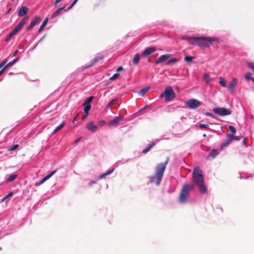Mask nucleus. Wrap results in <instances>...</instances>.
Wrapping results in <instances>:
<instances>
[{
	"label": "nucleus",
	"mask_w": 254,
	"mask_h": 254,
	"mask_svg": "<svg viewBox=\"0 0 254 254\" xmlns=\"http://www.w3.org/2000/svg\"><path fill=\"white\" fill-rule=\"evenodd\" d=\"M28 17H24L18 24V25L13 29V30L10 32L8 35H7L5 39V41H9L12 37V36L17 34L20 30L24 25L26 23Z\"/></svg>",
	"instance_id": "5"
},
{
	"label": "nucleus",
	"mask_w": 254,
	"mask_h": 254,
	"mask_svg": "<svg viewBox=\"0 0 254 254\" xmlns=\"http://www.w3.org/2000/svg\"><path fill=\"white\" fill-rule=\"evenodd\" d=\"M218 154V151L216 149H212L209 153L207 157H215Z\"/></svg>",
	"instance_id": "22"
},
{
	"label": "nucleus",
	"mask_w": 254,
	"mask_h": 254,
	"mask_svg": "<svg viewBox=\"0 0 254 254\" xmlns=\"http://www.w3.org/2000/svg\"><path fill=\"white\" fill-rule=\"evenodd\" d=\"M184 39L188 41L192 45H197L201 48H206L212 44L213 41H218L219 39L216 37H184Z\"/></svg>",
	"instance_id": "1"
},
{
	"label": "nucleus",
	"mask_w": 254,
	"mask_h": 254,
	"mask_svg": "<svg viewBox=\"0 0 254 254\" xmlns=\"http://www.w3.org/2000/svg\"><path fill=\"white\" fill-rule=\"evenodd\" d=\"M156 48L155 47H151L146 49L142 53V56L145 57L148 55L156 51Z\"/></svg>",
	"instance_id": "12"
},
{
	"label": "nucleus",
	"mask_w": 254,
	"mask_h": 254,
	"mask_svg": "<svg viewBox=\"0 0 254 254\" xmlns=\"http://www.w3.org/2000/svg\"><path fill=\"white\" fill-rule=\"evenodd\" d=\"M2 250V248L0 247V250Z\"/></svg>",
	"instance_id": "60"
},
{
	"label": "nucleus",
	"mask_w": 254,
	"mask_h": 254,
	"mask_svg": "<svg viewBox=\"0 0 254 254\" xmlns=\"http://www.w3.org/2000/svg\"><path fill=\"white\" fill-rule=\"evenodd\" d=\"M199 127L200 128H208L209 126L206 124H200Z\"/></svg>",
	"instance_id": "41"
},
{
	"label": "nucleus",
	"mask_w": 254,
	"mask_h": 254,
	"mask_svg": "<svg viewBox=\"0 0 254 254\" xmlns=\"http://www.w3.org/2000/svg\"><path fill=\"white\" fill-rule=\"evenodd\" d=\"M234 140V138L231 137L230 134H227V139L225 140L221 146V148H223L228 146V145Z\"/></svg>",
	"instance_id": "14"
},
{
	"label": "nucleus",
	"mask_w": 254,
	"mask_h": 254,
	"mask_svg": "<svg viewBox=\"0 0 254 254\" xmlns=\"http://www.w3.org/2000/svg\"><path fill=\"white\" fill-rule=\"evenodd\" d=\"M119 75H120V74L118 73H115L113 75V76H112L110 78V79L112 80H115V79H117L119 76Z\"/></svg>",
	"instance_id": "38"
},
{
	"label": "nucleus",
	"mask_w": 254,
	"mask_h": 254,
	"mask_svg": "<svg viewBox=\"0 0 254 254\" xmlns=\"http://www.w3.org/2000/svg\"><path fill=\"white\" fill-rule=\"evenodd\" d=\"M74 5H72V3L71 5L67 8V10L70 9Z\"/></svg>",
	"instance_id": "55"
},
{
	"label": "nucleus",
	"mask_w": 254,
	"mask_h": 254,
	"mask_svg": "<svg viewBox=\"0 0 254 254\" xmlns=\"http://www.w3.org/2000/svg\"><path fill=\"white\" fill-rule=\"evenodd\" d=\"M88 114H89L88 113H86V114L85 113H84V115H83V116L82 117L81 119H82V120H84V119H85L87 117V116L88 115Z\"/></svg>",
	"instance_id": "45"
},
{
	"label": "nucleus",
	"mask_w": 254,
	"mask_h": 254,
	"mask_svg": "<svg viewBox=\"0 0 254 254\" xmlns=\"http://www.w3.org/2000/svg\"><path fill=\"white\" fill-rule=\"evenodd\" d=\"M114 168H113L112 169H111L110 170H109L108 172H106L105 173H104V174H102L100 176V179H102L104 177H105V176L110 175V174H111L114 171Z\"/></svg>",
	"instance_id": "30"
},
{
	"label": "nucleus",
	"mask_w": 254,
	"mask_h": 254,
	"mask_svg": "<svg viewBox=\"0 0 254 254\" xmlns=\"http://www.w3.org/2000/svg\"><path fill=\"white\" fill-rule=\"evenodd\" d=\"M105 124V122L104 120H101L99 122V125L100 126H103Z\"/></svg>",
	"instance_id": "46"
},
{
	"label": "nucleus",
	"mask_w": 254,
	"mask_h": 254,
	"mask_svg": "<svg viewBox=\"0 0 254 254\" xmlns=\"http://www.w3.org/2000/svg\"><path fill=\"white\" fill-rule=\"evenodd\" d=\"M149 87H148L143 88L140 91L139 94L141 96H143L146 94V93L149 90Z\"/></svg>",
	"instance_id": "26"
},
{
	"label": "nucleus",
	"mask_w": 254,
	"mask_h": 254,
	"mask_svg": "<svg viewBox=\"0 0 254 254\" xmlns=\"http://www.w3.org/2000/svg\"><path fill=\"white\" fill-rule=\"evenodd\" d=\"M29 8L25 6H23L21 7L18 12V15L19 17H21L25 15L28 11Z\"/></svg>",
	"instance_id": "16"
},
{
	"label": "nucleus",
	"mask_w": 254,
	"mask_h": 254,
	"mask_svg": "<svg viewBox=\"0 0 254 254\" xmlns=\"http://www.w3.org/2000/svg\"><path fill=\"white\" fill-rule=\"evenodd\" d=\"M79 140V138L77 139L74 141V143H77Z\"/></svg>",
	"instance_id": "56"
},
{
	"label": "nucleus",
	"mask_w": 254,
	"mask_h": 254,
	"mask_svg": "<svg viewBox=\"0 0 254 254\" xmlns=\"http://www.w3.org/2000/svg\"><path fill=\"white\" fill-rule=\"evenodd\" d=\"M251 80H252L253 81H254V78H253V77H252V78H251Z\"/></svg>",
	"instance_id": "58"
},
{
	"label": "nucleus",
	"mask_w": 254,
	"mask_h": 254,
	"mask_svg": "<svg viewBox=\"0 0 254 254\" xmlns=\"http://www.w3.org/2000/svg\"><path fill=\"white\" fill-rule=\"evenodd\" d=\"M11 10V8H9V9L8 10L7 12V13H9L10 11Z\"/></svg>",
	"instance_id": "57"
},
{
	"label": "nucleus",
	"mask_w": 254,
	"mask_h": 254,
	"mask_svg": "<svg viewBox=\"0 0 254 254\" xmlns=\"http://www.w3.org/2000/svg\"><path fill=\"white\" fill-rule=\"evenodd\" d=\"M238 83V79L237 78H233L232 80L229 83L227 89L230 92H233Z\"/></svg>",
	"instance_id": "10"
},
{
	"label": "nucleus",
	"mask_w": 254,
	"mask_h": 254,
	"mask_svg": "<svg viewBox=\"0 0 254 254\" xmlns=\"http://www.w3.org/2000/svg\"><path fill=\"white\" fill-rule=\"evenodd\" d=\"M18 60V58L7 64L3 67L6 69L8 67L13 65Z\"/></svg>",
	"instance_id": "24"
},
{
	"label": "nucleus",
	"mask_w": 254,
	"mask_h": 254,
	"mask_svg": "<svg viewBox=\"0 0 254 254\" xmlns=\"http://www.w3.org/2000/svg\"><path fill=\"white\" fill-rule=\"evenodd\" d=\"M219 83L223 87H225L226 86V80L224 78H223L222 77H220V78Z\"/></svg>",
	"instance_id": "34"
},
{
	"label": "nucleus",
	"mask_w": 254,
	"mask_h": 254,
	"mask_svg": "<svg viewBox=\"0 0 254 254\" xmlns=\"http://www.w3.org/2000/svg\"><path fill=\"white\" fill-rule=\"evenodd\" d=\"M64 8H65V6H64L63 7H60V8H58L56 10V11L53 13L52 17L53 18V17H56L58 15H59L61 13V12L64 9Z\"/></svg>",
	"instance_id": "19"
},
{
	"label": "nucleus",
	"mask_w": 254,
	"mask_h": 254,
	"mask_svg": "<svg viewBox=\"0 0 254 254\" xmlns=\"http://www.w3.org/2000/svg\"><path fill=\"white\" fill-rule=\"evenodd\" d=\"M7 60L6 59H4L0 64V68H1L4 65L5 66L6 64Z\"/></svg>",
	"instance_id": "43"
},
{
	"label": "nucleus",
	"mask_w": 254,
	"mask_h": 254,
	"mask_svg": "<svg viewBox=\"0 0 254 254\" xmlns=\"http://www.w3.org/2000/svg\"><path fill=\"white\" fill-rule=\"evenodd\" d=\"M203 136L204 137H205V136H206V134H203Z\"/></svg>",
	"instance_id": "59"
},
{
	"label": "nucleus",
	"mask_w": 254,
	"mask_h": 254,
	"mask_svg": "<svg viewBox=\"0 0 254 254\" xmlns=\"http://www.w3.org/2000/svg\"><path fill=\"white\" fill-rule=\"evenodd\" d=\"M78 0H74L72 3V5H74V4L78 1Z\"/></svg>",
	"instance_id": "53"
},
{
	"label": "nucleus",
	"mask_w": 254,
	"mask_h": 254,
	"mask_svg": "<svg viewBox=\"0 0 254 254\" xmlns=\"http://www.w3.org/2000/svg\"><path fill=\"white\" fill-rule=\"evenodd\" d=\"M123 69V68L122 67V66H119L117 69V71L119 72V71L122 70Z\"/></svg>",
	"instance_id": "48"
},
{
	"label": "nucleus",
	"mask_w": 254,
	"mask_h": 254,
	"mask_svg": "<svg viewBox=\"0 0 254 254\" xmlns=\"http://www.w3.org/2000/svg\"><path fill=\"white\" fill-rule=\"evenodd\" d=\"M13 193L12 192H9L7 195H6L5 197H3L1 200V202H3V201H4L6 199H7V198L9 197H11L13 195Z\"/></svg>",
	"instance_id": "37"
},
{
	"label": "nucleus",
	"mask_w": 254,
	"mask_h": 254,
	"mask_svg": "<svg viewBox=\"0 0 254 254\" xmlns=\"http://www.w3.org/2000/svg\"><path fill=\"white\" fill-rule=\"evenodd\" d=\"M193 185H196L200 192L207 193V188L204 184V176L203 172L198 166L195 167L192 172Z\"/></svg>",
	"instance_id": "2"
},
{
	"label": "nucleus",
	"mask_w": 254,
	"mask_h": 254,
	"mask_svg": "<svg viewBox=\"0 0 254 254\" xmlns=\"http://www.w3.org/2000/svg\"><path fill=\"white\" fill-rule=\"evenodd\" d=\"M78 114H79V113H78V114L76 115V116L74 118V119H73V120H72V123H74L75 121H76V120H77V117H78Z\"/></svg>",
	"instance_id": "50"
},
{
	"label": "nucleus",
	"mask_w": 254,
	"mask_h": 254,
	"mask_svg": "<svg viewBox=\"0 0 254 254\" xmlns=\"http://www.w3.org/2000/svg\"><path fill=\"white\" fill-rule=\"evenodd\" d=\"M247 65L251 69L253 72H254V63L253 62H247Z\"/></svg>",
	"instance_id": "31"
},
{
	"label": "nucleus",
	"mask_w": 254,
	"mask_h": 254,
	"mask_svg": "<svg viewBox=\"0 0 254 254\" xmlns=\"http://www.w3.org/2000/svg\"><path fill=\"white\" fill-rule=\"evenodd\" d=\"M205 115L207 116H209V117H210L212 118H214L215 117V116L211 113H209V112H206L205 113Z\"/></svg>",
	"instance_id": "44"
},
{
	"label": "nucleus",
	"mask_w": 254,
	"mask_h": 254,
	"mask_svg": "<svg viewBox=\"0 0 254 254\" xmlns=\"http://www.w3.org/2000/svg\"><path fill=\"white\" fill-rule=\"evenodd\" d=\"M231 137H232V138H234V140H240V138H239L238 136H234V135H231Z\"/></svg>",
	"instance_id": "47"
},
{
	"label": "nucleus",
	"mask_w": 254,
	"mask_h": 254,
	"mask_svg": "<svg viewBox=\"0 0 254 254\" xmlns=\"http://www.w3.org/2000/svg\"><path fill=\"white\" fill-rule=\"evenodd\" d=\"M18 52V50H16L14 53L13 54L12 57H15L16 55V54Z\"/></svg>",
	"instance_id": "54"
},
{
	"label": "nucleus",
	"mask_w": 254,
	"mask_h": 254,
	"mask_svg": "<svg viewBox=\"0 0 254 254\" xmlns=\"http://www.w3.org/2000/svg\"><path fill=\"white\" fill-rule=\"evenodd\" d=\"M117 101V99H114L113 100H112L109 103V104L108 105V107H111L113 105L115 104L116 102Z\"/></svg>",
	"instance_id": "42"
},
{
	"label": "nucleus",
	"mask_w": 254,
	"mask_h": 254,
	"mask_svg": "<svg viewBox=\"0 0 254 254\" xmlns=\"http://www.w3.org/2000/svg\"><path fill=\"white\" fill-rule=\"evenodd\" d=\"M229 129L232 133L231 135H234L236 132V129L235 127L232 126H229Z\"/></svg>",
	"instance_id": "33"
},
{
	"label": "nucleus",
	"mask_w": 254,
	"mask_h": 254,
	"mask_svg": "<svg viewBox=\"0 0 254 254\" xmlns=\"http://www.w3.org/2000/svg\"><path fill=\"white\" fill-rule=\"evenodd\" d=\"M17 177L16 174H12L7 177L6 179V182L8 183L14 180Z\"/></svg>",
	"instance_id": "23"
},
{
	"label": "nucleus",
	"mask_w": 254,
	"mask_h": 254,
	"mask_svg": "<svg viewBox=\"0 0 254 254\" xmlns=\"http://www.w3.org/2000/svg\"><path fill=\"white\" fill-rule=\"evenodd\" d=\"M56 172V170L53 171L51 173H50L48 175L46 176L45 177H44L40 182H37L36 183V186H40L41 184H42L43 183H44L45 181L48 180L49 179H50L54 174H55Z\"/></svg>",
	"instance_id": "13"
},
{
	"label": "nucleus",
	"mask_w": 254,
	"mask_h": 254,
	"mask_svg": "<svg viewBox=\"0 0 254 254\" xmlns=\"http://www.w3.org/2000/svg\"><path fill=\"white\" fill-rule=\"evenodd\" d=\"M155 145V143L154 142H152L151 143V144H149L148 145V146L145 148L144 149H143L142 151V152L143 153V154H146V153H147L151 149L152 147H153L154 145Z\"/></svg>",
	"instance_id": "20"
},
{
	"label": "nucleus",
	"mask_w": 254,
	"mask_h": 254,
	"mask_svg": "<svg viewBox=\"0 0 254 254\" xmlns=\"http://www.w3.org/2000/svg\"><path fill=\"white\" fill-rule=\"evenodd\" d=\"M5 68L3 67L0 70V75L3 73V72L5 70Z\"/></svg>",
	"instance_id": "52"
},
{
	"label": "nucleus",
	"mask_w": 254,
	"mask_h": 254,
	"mask_svg": "<svg viewBox=\"0 0 254 254\" xmlns=\"http://www.w3.org/2000/svg\"><path fill=\"white\" fill-rule=\"evenodd\" d=\"M104 57L103 55H100L96 57H95L94 59H93L92 61H91V64L90 66H91L95 64V63L98 62L99 61L102 60L104 59Z\"/></svg>",
	"instance_id": "18"
},
{
	"label": "nucleus",
	"mask_w": 254,
	"mask_h": 254,
	"mask_svg": "<svg viewBox=\"0 0 254 254\" xmlns=\"http://www.w3.org/2000/svg\"><path fill=\"white\" fill-rule=\"evenodd\" d=\"M168 161L169 158H167L166 161L164 163H160L156 165L155 175L149 177L150 182L151 183H153L155 181V179L156 178V181L155 182L156 185L157 186H159L160 185L166 169V165L168 163Z\"/></svg>",
	"instance_id": "3"
},
{
	"label": "nucleus",
	"mask_w": 254,
	"mask_h": 254,
	"mask_svg": "<svg viewBox=\"0 0 254 254\" xmlns=\"http://www.w3.org/2000/svg\"><path fill=\"white\" fill-rule=\"evenodd\" d=\"M193 57L189 56H186L184 61L188 63H191L192 61Z\"/></svg>",
	"instance_id": "35"
},
{
	"label": "nucleus",
	"mask_w": 254,
	"mask_h": 254,
	"mask_svg": "<svg viewBox=\"0 0 254 254\" xmlns=\"http://www.w3.org/2000/svg\"><path fill=\"white\" fill-rule=\"evenodd\" d=\"M95 183H96V182H95V181H91V182H89V185L90 186H91V185H92L93 184H95Z\"/></svg>",
	"instance_id": "51"
},
{
	"label": "nucleus",
	"mask_w": 254,
	"mask_h": 254,
	"mask_svg": "<svg viewBox=\"0 0 254 254\" xmlns=\"http://www.w3.org/2000/svg\"><path fill=\"white\" fill-rule=\"evenodd\" d=\"M213 111L215 114L220 116L229 115L231 114V111L225 108H214Z\"/></svg>",
	"instance_id": "7"
},
{
	"label": "nucleus",
	"mask_w": 254,
	"mask_h": 254,
	"mask_svg": "<svg viewBox=\"0 0 254 254\" xmlns=\"http://www.w3.org/2000/svg\"><path fill=\"white\" fill-rule=\"evenodd\" d=\"M203 79L207 83H209V82H210V77L208 73H204L203 75Z\"/></svg>",
	"instance_id": "32"
},
{
	"label": "nucleus",
	"mask_w": 254,
	"mask_h": 254,
	"mask_svg": "<svg viewBox=\"0 0 254 254\" xmlns=\"http://www.w3.org/2000/svg\"><path fill=\"white\" fill-rule=\"evenodd\" d=\"M62 0H56L54 4V5H57L58 3L60 2Z\"/></svg>",
	"instance_id": "49"
},
{
	"label": "nucleus",
	"mask_w": 254,
	"mask_h": 254,
	"mask_svg": "<svg viewBox=\"0 0 254 254\" xmlns=\"http://www.w3.org/2000/svg\"><path fill=\"white\" fill-rule=\"evenodd\" d=\"M83 106H84V112L86 114H89V111L91 109V105L83 104Z\"/></svg>",
	"instance_id": "28"
},
{
	"label": "nucleus",
	"mask_w": 254,
	"mask_h": 254,
	"mask_svg": "<svg viewBox=\"0 0 254 254\" xmlns=\"http://www.w3.org/2000/svg\"><path fill=\"white\" fill-rule=\"evenodd\" d=\"M194 189V185L193 184L189 185L185 184L182 188L179 194V201L181 203L186 202L189 195V191Z\"/></svg>",
	"instance_id": "4"
},
{
	"label": "nucleus",
	"mask_w": 254,
	"mask_h": 254,
	"mask_svg": "<svg viewBox=\"0 0 254 254\" xmlns=\"http://www.w3.org/2000/svg\"><path fill=\"white\" fill-rule=\"evenodd\" d=\"M178 61V60L175 58L171 59L166 63V64L167 65H171L177 62Z\"/></svg>",
	"instance_id": "27"
},
{
	"label": "nucleus",
	"mask_w": 254,
	"mask_h": 254,
	"mask_svg": "<svg viewBox=\"0 0 254 254\" xmlns=\"http://www.w3.org/2000/svg\"><path fill=\"white\" fill-rule=\"evenodd\" d=\"M139 60V54H137L134 56V57L133 59V60H132L133 64H135V65L137 64L138 63Z\"/></svg>",
	"instance_id": "25"
},
{
	"label": "nucleus",
	"mask_w": 254,
	"mask_h": 254,
	"mask_svg": "<svg viewBox=\"0 0 254 254\" xmlns=\"http://www.w3.org/2000/svg\"><path fill=\"white\" fill-rule=\"evenodd\" d=\"M41 20V18L40 17H36L34 19L33 21L31 22L29 26L27 27L26 30H30L31 29H32L35 25L38 23L39 21Z\"/></svg>",
	"instance_id": "17"
},
{
	"label": "nucleus",
	"mask_w": 254,
	"mask_h": 254,
	"mask_svg": "<svg viewBox=\"0 0 254 254\" xmlns=\"http://www.w3.org/2000/svg\"><path fill=\"white\" fill-rule=\"evenodd\" d=\"M252 78V73H251L247 72V73H246L245 78L247 80H249L251 79Z\"/></svg>",
	"instance_id": "39"
},
{
	"label": "nucleus",
	"mask_w": 254,
	"mask_h": 254,
	"mask_svg": "<svg viewBox=\"0 0 254 254\" xmlns=\"http://www.w3.org/2000/svg\"><path fill=\"white\" fill-rule=\"evenodd\" d=\"M172 56L171 54H167L161 55L155 62V64H158L160 63H162L165 61H166L167 60H168L169 58H170Z\"/></svg>",
	"instance_id": "9"
},
{
	"label": "nucleus",
	"mask_w": 254,
	"mask_h": 254,
	"mask_svg": "<svg viewBox=\"0 0 254 254\" xmlns=\"http://www.w3.org/2000/svg\"><path fill=\"white\" fill-rule=\"evenodd\" d=\"M176 94L174 91L172 87L169 86H167L165 91L161 94L160 98H163L165 97V101L167 102L172 100L175 97Z\"/></svg>",
	"instance_id": "6"
},
{
	"label": "nucleus",
	"mask_w": 254,
	"mask_h": 254,
	"mask_svg": "<svg viewBox=\"0 0 254 254\" xmlns=\"http://www.w3.org/2000/svg\"><path fill=\"white\" fill-rule=\"evenodd\" d=\"M86 128L88 130L92 131V132H95L96 131L98 127L97 126L94 125L93 124V121L89 122L87 125H86Z\"/></svg>",
	"instance_id": "15"
},
{
	"label": "nucleus",
	"mask_w": 254,
	"mask_h": 254,
	"mask_svg": "<svg viewBox=\"0 0 254 254\" xmlns=\"http://www.w3.org/2000/svg\"><path fill=\"white\" fill-rule=\"evenodd\" d=\"M65 123H62L60 125L58 126L53 131V133H56L61 129H62L65 125Z\"/></svg>",
	"instance_id": "29"
},
{
	"label": "nucleus",
	"mask_w": 254,
	"mask_h": 254,
	"mask_svg": "<svg viewBox=\"0 0 254 254\" xmlns=\"http://www.w3.org/2000/svg\"><path fill=\"white\" fill-rule=\"evenodd\" d=\"M123 119V117L122 116H118L116 117L113 120L110 121V122L108 123V125L109 126H117L118 125L120 121H121Z\"/></svg>",
	"instance_id": "11"
},
{
	"label": "nucleus",
	"mask_w": 254,
	"mask_h": 254,
	"mask_svg": "<svg viewBox=\"0 0 254 254\" xmlns=\"http://www.w3.org/2000/svg\"><path fill=\"white\" fill-rule=\"evenodd\" d=\"M186 104L190 109H195L201 105V102L196 99H192L187 101Z\"/></svg>",
	"instance_id": "8"
},
{
	"label": "nucleus",
	"mask_w": 254,
	"mask_h": 254,
	"mask_svg": "<svg viewBox=\"0 0 254 254\" xmlns=\"http://www.w3.org/2000/svg\"><path fill=\"white\" fill-rule=\"evenodd\" d=\"M18 144H15L12 147L9 148L8 150L10 151H14L16 150L18 147Z\"/></svg>",
	"instance_id": "40"
},
{
	"label": "nucleus",
	"mask_w": 254,
	"mask_h": 254,
	"mask_svg": "<svg viewBox=\"0 0 254 254\" xmlns=\"http://www.w3.org/2000/svg\"><path fill=\"white\" fill-rule=\"evenodd\" d=\"M48 21V17H47L45 19V20L43 22V23L42 24L40 27L39 28V29L38 30L39 32H41L43 30V29L44 28V27L47 24Z\"/></svg>",
	"instance_id": "21"
},
{
	"label": "nucleus",
	"mask_w": 254,
	"mask_h": 254,
	"mask_svg": "<svg viewBox=\"0 0 254 254\" xmlns=\"http://www.w3.org/2000/svg\"><path fill=\"white\" fill-rule=\"evenodd\" d=\"M93 98H94L93 96H90L89 97H88L87 98L86 101L83 104H86V105H90V103L92 102V101L93 99Z\"/></svg>",
	"instance_id": "36"
}]
</instances>
